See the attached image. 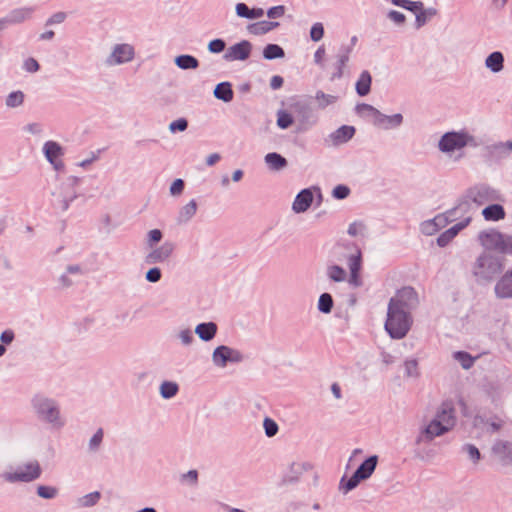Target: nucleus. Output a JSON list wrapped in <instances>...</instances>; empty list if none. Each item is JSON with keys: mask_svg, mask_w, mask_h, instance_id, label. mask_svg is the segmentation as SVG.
I'll return each instance as SVG.
<instances>
[{"mask_svg": "<svg viewBox=\"0 0 512 512\" xmlns=\"http://www.w3.org/2000/svg\"><path fill=\"white\" fill-rule=\"evenodd\" d=\"M402 297H407L409 303H417V295L412 288L406 287L397 292L391 299L388 318L385 324L387 332L392 338H403L410 329L411 320L406 311L400 309L399 303Z\"/></svg>", "mask_w": 512, "mask_h": 512, "instance_id": "1", "label": "nucleus"}, {"mask_svg": "<svg viewBox=\"0 0 512 512\" xmlns=\"http://www.w3.org/2000/svg\"><path fill=\"white\" fill-rule=\"evenodd\" d=\"M481 242L487 249H495L504 253H512V239L492 231L481 235Z\"/></svg>", "mask_w": 512, "mask_h": 512, "instance_id": "2", "label": "nucleus"}, {"mask_svg": "<svg viewBox=\"0 0 512 512\" xmlns=\"http://www.w3.org/2000/svg\"><path fill=\"white\" fill-rule=\"evenodd\" d=\"M454 425V417L452 415L451 410L446 411L444 410L439 415V420H435L431 422L427 429L426 433L430 435L431 437L439 436L445 431H447L449 428H451Z\"/></svg>", "mask_w": 512, "mask_h": 512, "instance_id": "3", "label": "nucleus"}, {"mask_svg": "<svg viewBox=\"0 0 512 512\" xmlns=\"http://www.w3.org/2000/svg\"><path fill=\"white\" fill-rule=\"evenodd\" d=\"M41 473L40 466L37 462H30L24 467L20 468L17 472L8 474L6 478L9 481H24L29 482L39 477Z\"/></svg>", "mask_w": 512, "mask_h": 512, "instance_id": "4", "label": "nucleus"}, {"mask_svg": "<svg viewBox=\"0 0 512 512\" xmlns=\"http://www.w3.org/2000/svg\"><path fill=\"white\" fill-rule=\"evenodd\" d=\"M377 464V457L368 458L355 472V474L347 482V490L357 486L360 480L368 478L374 471Z\"/></svg>", "mask_w": 512, "mask_h": 512, "instance_id": "5", "label": "nucleus"}, {"mask_svg": "<svg viewBox=\"0 0 512 512\" xmlns=\"http://www.w3.org/2000/svg\"><path fill=\"white\" fill-rule=\"evenodd\" d=\"M344 248L339 247L336 251L339 260L343 258L348 259L349 268L351 270V280L357 283V271L360 267V251L356 247L348 248L349 253L344 252Z\"/></svg>", "mask_w": 512, "mask_h": 512, "instance_id": "6", "label": "nucleus"}, {"mask_svg": "<svg viewBox=\"0 0 512 512\" xmlns=\"http://www.w3.org/2000/svg\"><path fill=\"white\" fill-rule=\"evenodd\" d=\"M468 143V136L462 133H447L445 134L440 143L439 147L442 151H453L460 149Z\"/></svg>", "mask_w": 512, "mask_h": 512, "instance_id": "7", "label": "nucleus"}, {"mask_svg": "<svg viewBox=\"0 0 512 512\" xmlns=\"http://www.w3.org/2000/svg\"><path fill=\"white\" fill-rule=\"evenodd\" d=\"M251 49L252 46L248 41H241L227 50L225 59L228 61L246 60L250 56Z\"/></svg>", "mask_w": 512, "mask_h": 512, "instance_id": "8", "label": "nucleus"}, {"mask_svg": "<svg viewBox=\"0 0 512 512\" xmlns=\"http://www.w3.org/2000/svg\"><path fill=\"white\" fill-rule=\"evenodd\" d=\"M495 291L499 297H512V268L508 270L497 282Z\"/></svg>", "mask_w": 512, "mask_h": 512, "instance_id": "9", "label": "nucleus"}, {"mask_svg": "<svg viewBox=\"0 0 512 512\" xmlns=\"http://www.w3.org/2000/svg\"><path fill=\"white\" fill-rule=\"evenodd\" d=\"M213 358L214 362L221 366H224L228 361H238L240 359L238 353L225 346L217 348Z\"/></svg>", "mask_w": 512, "mask_h": 512, "instance_id": "10", "label": "nucleus"}, {"mask_svg": "<svg viewBox=\"0 0 512 512\" xmlns=\"http://www.w3.org/2000/svg\"><path fill=\"white\" fill-rule=\"evenodd\" d=\"M358 111H359V113L367 114L368 116H370L372 118L374 124H376L380 127H383V128H389V124H386L387 116L381 114L378 110H376L372 106L363 104L358 107Z\"/></svg>", "mask_w": 512, "mask_h": 512, "instance_id": "11", "label": "nucleus"}, {"mask_svg": "<svg viewBox=\"0 0 512 512\" xmlns=\"http://www.w3.org/2000/svg\"><path fill=\"white\" fill-rule=\"evenodd\" d=\"M45 155L48 160L55 166L56 169L62 167V162L59 158L62 155L61 147L55 142H47L44 147Z\"/></svg>", "mask_w": 512, "mask_h": 512, "instance_id": "12", "label": "nucleus"}, {"mask_svg": "<svg viewBox=\"0 0 512 512\" xmlns=\"http://www.w3.org/2000/svg\"><path fill=\"white\" fill-rule=\"evenodd\" d=\"M313 201V193L310 189H305L301 191L296 197L293 203V209L296 212H304L306 211Z\"/></svg>", "mask_w": 512, "mask_h": 512, "instance_id": "13", "label": "nucleus"}, {"mask_svg": "<svg viewBox=\"0 0 512 512\" xmlns=\"http://www.w3.org/2000/svg\"><path fill=\"white\" fill-rule=\"evenodd\" d=\"M134 56V49L128 44L118 45L112 54L116 63H123L130 61Z\"/></svg>", "mask_w": 512, "mask_h": 512, "instance_id": "14", "label": "nucleus"}, {"mask_svg": "<svg viewBox=\"0 0 512 512\" xmlns=\"http://www.w3.org/2000/svg\"><path fill=\"white\" fill-rule=\"evenodd\" d=\"M237 15L248 19L261 18L264 15V11L261 8H249L244 3H238L236 5Z\"/></svg>", "mask_w": 512, "mask_h": 512, "instance_id": "15", "label": "nucleus"}, {"mask_svg": "<svg viewBox=\"0 0 512 512\" xmlns=\"http://www.w3.org/2000/svg\"><path fill=\"white\" fill-rule=\"evenodd\" d=\"M355 134V129L352 126H342L336 130L331 138L334 144L344 143L350 140Z\"/></svg>", "mask_w": 512, "mask_h": 512, "instance_id": "16", "label": "nucleus"}, {"mask_svg": "<svg viewBox=\"0 0 512 512\" xmlns=\"http://www.w3.org/2000/svg\"><path fill=\"white\" fill-rule=\"evenodd\" d=\"M278 26L277 22L261 21L248 26V31L254 35L265 34Z\"/></svg>", "mask_w": 512, "mask_h": 512, "instance_id": "17", "label": "nucleus"}, {"mask_svg": "<svg viewBox=\"0 0 512 512\" xmlns=\"http://www.w3.org/2000/svg\"><path fill=\"white\" fill-rule=\"evenodd\" d=\"M483 216L487 221H498L505 217V211L500 205H491L483 210Z\"/></svg>", "mask_w": 512, "mask_h": 512, "instance_id": "18", "label": "nucleus"}, {"mask_svg": "<svg viewBox=\"0 0 512 512\" xmlns=\"http://www.w3.org/2000/svg\"><path fill=\"white\" fill-rule=\"evenodd\" d=\"M39 405L40 412L49 422H55L58 419V410L48 400L41 401Z\"/></svg>", "mask_w": 512, "mask_h": 512, "instance_id": "19", "label": "nucleus"}, {"mask_svg": "<svg viewBox=\"0 0 512 512\" xmlns=\"http://www.w3.org/2000/svg\"><path fill=\"white\" fill-rule=\"evenodd\" d=\"M371 86V76L368 72H363L357 83H356V90L359 95L364 96L369 93Z\"/></svg>", "mask_w": 512, "mask_h": 512, "instance_id": "20", "label": "nucleus"}, {"mask_svg": "<svg viewBox=\"0 0 512 512\" xmlns=\"http://www.w3.org/2000/svg\"><path fill=\"white\" fill-rule=\"evenodd\" d=\"M217 327L214 323H203L196 328L197 334L203 340H210L214 337Z\"/></svg>", "mask_w": 512, "mask_h": 512, "instance_id": "21", "label": "nucleus"}, {"mask_svg": "<svg viewBox=\"0 0 512 512\" xmlns=\"http://www.w3.org/2000/svg\"><path fill=\"white\" fill-rule=\"evenodd\" d=\"M265 161L269 165V167L274 170L282 169L287 165L286 159L277 153L267 154L265 157Z\"/></svg>", "mask_w": 512, "mask_h": 512, "instance_id": "22", "label": "nucleus"}, {"mask_svg": "<svg viewBox=\"0 0 512 512\" xmlns=\"http://www.w3.org/2000/svg\"><path fill=\"white\" fill-rule=\"evenodd\" d=\"M486 65L494 72H498L503 67V56L500 52L492 53L486 60Z\"/></svg>", "mask_w": 512, "mask_h": 512, "instance_id": "23", "label": "nucleus"}, {"mask_svg": "<svg viewBox=\"0 0 512 512\" xmlns=\"http://www.w3.org/2000/svg\"><path fill=\"white\" fill-rule=\"evenodd\" d=\"M215 96L219 99H222L226 102L232 100L233 91L231 89V85L228 83H221L215 89Z\"/></svg>", "mask_w": 512, "mask_h": 512, "instance_id": "24", "label": "nucleus"}, {"mask_svg": "<svg viewBox=\"0 0 512 512\" xmlns=\"http://www.w3.org/2000/svg\"><path fill=\"white\" fill-rule=\"evenodd\" d=\"M263 55L267 59L280 58L284 56V51L276 44H269L264 48Z\"/></svg>", "mask_w": 512, "mask_h": 512, "instance_id": "25", "label": "nucleus"}, {"mask_svg": "<svg viewBox=\"0 0 512 512\" xmlns=\"http://www.w3.org/2000/svg\"><path fill=\"white\" fill-rule=\"evenodd\" d=\"M176 63L182 69H191L196 68L198 66V61L194 57L189 55L179 56L176 59Z\"/></svg>", "mask_w": 512, "mask_h": 512, "instance_id": "26", "label": "nucleus"}, {"mask_svg": "<svg viewBox=\"0 0 512 512\" xmlns=\"http://www.w3.org/2000/svg\"><path fill=\"white\" fill-rule=\"evenodd\" d=\"M178 391L177 384L173 382H164L161 385V394L165 398L173 397Z\"/></svg>", "mask_w": 512, "mask_h": 512, "instance_id": "27", "label": "nucleus"}, {"mask_svg": "<svg viewBox=\"0 0 512 512\" xmlns=\"http://www.w3.org/2000/svg\"><path fill=\"white\" fill-rule=\"evenodd\" d=\"M292 123H293V118L289 113H287L285 111H280L278 113L277 124L280 128L285 129V128L289 127Z\"/></svg>", "mask_w": 512, "mask_h": 512, "instance_id": "28", "label": "nucleus"}, {"mask_svg": "<svg viewBox=\"0 0 512 512\" xmlns=\"http://www.w3.org/2000/svg\"><path fill=\"white\" fill-rule=\"evenodd\" d=\"M332 303V297L329 294L324 293L319 299V309L325 313L330 312Z\"/></svg>", "mask_w": 512, "mask_h": 512, "instance_id": "29", "label": "nucleus"}, {"mask_svg": "<svg viewBox=\"0 0 512 512\" xmlns=\"http://www.w3.org/2000/svg\"><path fill=\"white\" fill-rule=\"evenodd\" d=\"M328 275L333 281H342L345 278V272L339 266H331L328 269Z\"/></svg>", "mask_w": 512, "mask_h": 512, "instance_id": "30", "label": "nucleus"}, {"mask_svg": "<svg viewBox=\"0 0 512 512\" xmlns=\"http://www.w3.org/2000/svg\"><path fill=\"white\" fill-rule=\"evenodd\" d=\"M455 359L458 360L464 368H470L473 364V358L464 352H457L454 355Z\"/></svg>", "mask_w": 512, "mask_h": 512, "instance_id": "31", "label": "nucleus"}, {"mask_svg": "<svg viewBox=\"0 0 512 512\" xmlns=\"http://www.w3.org/2000/svg\"><path fill=\"white\" fill-rule=\"evenodd\" d=\"M24 95L22 92H13L7 98V105L10 107H16L22 104Z\"/></svg>", "mask_w": 512, "mask_h": 512, "instance_id": "32", "label": "nucleus"}, {"mask_svg": "<svg viewBox=\"0 0 512 512\" xmlns=\"http://www.w3.org/2000/svg\"><path fill=\"white\" fill-rule=\"evenodd\" d=\"M447 219L445 216L443 215H439L437 217H435V219L433 220V223H426L424 225V231L430 233L432 232L434 229H432V226H437V227H443L446 223Z\"/></svg>", "mask_w": 512, "mask_h": 512, "instance_id": "33", "label": "nucleus"}, {"mask_svg": "<svg viewBox=\"0 0 512 512\" xmlns=\"http://www.w3.org/2000/svg\"><path fill=\"white\" fill-rule=\"evenodd\" d=\"M38 494L43 498H53L57 494V489L51 486H39Z\"/></svg>", "mask_w": 512, "mask_h": 512, "instance_id": "34", "label": "nucleus"}, {"mask_svg": "<svg viewBox=\"0 0 512 512\" xmlns=\"http://www.w3.org/2000/svg\"><path fill=\"white\" fill-rule=\"evenodd\" d=\"M324 35V29L322 24L316 23L311 28L310 36L312 40L319 41Z\"/></svg>", "mask_w": 512, "mask_h": 512, "instance_id": "35", "label": "nucleus"}, {"mask_svg": "<svg viewBox=\"0 0 512 512\" xmlns=\"http://www.w3.org/2000/svg\"><path fill=\"white\" fill-rule=\"evenodd\" d=\"M264 428H265V432H266L267 436H269V437L274 436L278 431L277 424L271 419H265Z\"/></svg>", "mask_w": 512, "mask_h": 512, "instance_id": "36", "label": "nucleus"}, {"mask_svg": "<svg viewBox=\"0 0 512 512\" xmlns=\"http://www.w3.org/2000/svg\"><path fill=\"white\" fill-rule=\"evenodd\" d=\"M349 188L344 185H338L333 190V196L337 199H344L349 195Z\"/></svg>", "mask_w": 512, "mask_h": 512, "instance_id": "37", "label": "nucleus"}, {"mask_svg": "<svg viewBox=\"0 0 512 512\" xmlns=\"http://www.w3.org/2000/svg\"><path fill=\"white\" fill-rule=\"evenodd\" d=\"M225 49V42L221 39H216L210 42L209 50L213 53L222 52Z\"/></svg>", "mask_w": 512, "mask_h": 512, "instance_id": "38", "label": "nucleus"}, {"mask_svg": "<svg viewBox=\"0 0 512 512\" xmlns=\"http://www.w3.org/2000/svg\"><path fill=\"white\" fill-rule=\"evenodd\" d=\"M100 498V494L98 492L89 494L81 499V504L83 506H91L95 504Z\"/></svg>", "mask_w": 512, "mask_h": 512, "instance_id": "39", "label": "nucleus"}, {"mask_svg": "<svg viewBox=\"0 0 512 512\" xmlns=\"http://www.w3.org/2000/svg\"><path fill=\"white\" fill-rule=\"evenodd\" d=\"M284 12H285L284 6H276V7L271 8L268 11L267 15L269 18H280L284 15Z\"/></svg>", "mask_w": 512, "mask_h": 512, "instance_id": "40", "label": "nucleus"}, {"mask_svg": "<svg viewBox=\"0 0 512 512\" xmlns=\"http://www.w3.org/2000/svg\"><path fill=\"white\" fill-rule=\"evenodd\" d=\"M186 128H187V121L185 119L176 120L170 125V129L173 132L184 131Z\"/></svg>", "mask_w": 512, "mask_h": 512, "instance_id": "41", "label": "nucleus"}, {"mask_svg": "<svg viewBox=\"0 0 512 512\" xmlns=\"http://www.w3.org/2000/svg\"><path fill=\"white\" fill-rule=\"evenodd\" d=\"M160 277H161V272L158 268L150 269L147 273V279L150 282H156L160 279Z\"/></svg>", "mask_w": 512, "mask_h": 512, "instance_id": "42", "label": "nucleus"}, {"mask_svg": "<svg viewBox=\"0 0 512 512\" xmlns=\"http://www.w3.org/2000/svg\"><path fill=\"white\" fill-rule=\"evenodd\" d=\"M184 188V182L180 179L173 182L171 186V193L173 195L180 194L183 191Z\"/></svg>", "mask_w": 512, "mask_h": 512, "instance_id": "43", "label": "nucleus"}, {"mask_svg": "<svg viewBox=\"0 0 512 512\" xmlns=\"http://www.w3.org/2000/svg\"><path fill=\"white\" fill-rule=\"evenodd\" d=\"M401 122H402V115H400V114H395L393 116H387L386 124H389V128L393 127V126H398L401 124Z\"/></svg>", "mask_w": 512, "mask_h": 512, "instance_id": "44", "label": "nucleus"}, {"mask_svg": "<svg viewBox=\"0 0 512 512\" xmlns=\"http://www.w3.org/2000/svg\"><path fill=\"white\" fill-rule=\"evenodd\" d=\"M401 122H402V115H400V114H395L393 116H387L386 124H389V128L393 127V126H398L401 124Z\"/></svg>", "mask_w": 512, "mask_h": 512, "instance_id": "45", "label": "nucleus"}, {"mask_svg": "<svg viewBox=\"0 0 512 512\" xmlns=\"http://www.w3.org/2000/svg\"><path fill=\"white\" fill-rule=\"evenodd\" d=\"M470 222V218H467L465 219L463 222H461L460 224L456 225L455 227L451 228L447 233L450 234L451 237H454L457 232L461 229H463L464 227H466Z\"/></svg>", "mask_w": 512, "mask_h": 512, "instance_id": "46", "label": "nucleus"}, {"mask_svg": "<svg viewBox=\"0 0 512 512\" xmlns=\"http://www.w3.org/2000/svg\"><path fill=\"white\" fill-rule=\"evenodd\" d=\"M196 209V203L194 201H191L183 208L182 213H184L186 217H190L196 212Z\"/></svg>", "mask_w": 512, "mask_h": 512, "instance_id": "47", "label": "nucleus"}, {"mask_svg": "<svg viewBox=\"0 0 512 512\" xmlns=\"http://www.w3.org/2000/svg\"><path fill=\"white\" fill-rule=\"evenodd\" d=\"M25 68L29 72H35L39 69V65L35 59L30 58L25 61Z\"/></svg>", "mask_w": 512, "mask_h": 512, "instance_id": "48", "label": "nucleus"}, {"mask_svg": "<svg viewBox=\"0 0 512 512\" xmlns=\"http://www.w3.org/2000/svg\"><path fill=\"white\" fill-rule=\"evenodd\" d=\"M389 18L398 24L403 23L405 21V16L398 11H391L389 13Z\"/></svg>", "mask_w": 512, "mask_h": 512, "instance_id": "49", "label": "nucleus"}, {"mask_svg": "<svg viewBox=\"0 0 512 512\" xmlns=\"http://www.w3.org/2000/svg\"><path fill=\"white\" fill-rule=\"evenodd\" d=\"M393 4L397 6H402L407 9H414L417 8V3H410L407 0H392Z\"/></svg>", "mask_w": 512, "mask_h": 512, "instance_id": "50", "label": "nucleus"}, {"mask_svg": "<svg viewBox=\"0 0 512 512\" xmlns=\"http://www.w3.org/2000/svg\"><path fill=\"white\" fill-rule=\"evenodd\" d=\"M161 238H162V233L160 230L155 229V230L150 231L149 239L151 242H153V243L159 242L161 240Z\"/></svg>", "mask_w": 512, "mask_h": 512, "instance_id": "51", "label": "nucleus"}, {"mask_svg": "<svg viewBox=\"0 0 512 512\" xmlns=\"http://www.w3.org/2000/svg\"><path fill=\"white\" fill-rule=\"evenodd\" d=\"M433 14H434V13H432V12H421V13H419V14L417 15V24H418V27L422 26V25L425 23V21H426L427 17H428V16H431V15H433Z\"/></svg>", "mask_w": 512, "mask_h": 512, "instance_id": "52", "label": "nucleus"}, {"mask_svg": "<svg viewBox=\"0 0 512 512\" xmlns=\"http://www.w3.org/2000/svg\"><path fill=\"white\" fill-rule=\"evenodd\" d=\"M270 85L273 89H279L283 85V78L280 76L272 77Z\"/></svg>", "mask_w": 512, "mask_h": 512, "instance_id": "53", "label": "nucleus"}, {"mask_svg": "<svg viewBox=\"0 0 512 512\" xmlns=\"http://www.w3.org/2000/svg\"><path fill=\"white\" fill-rule=\"evenodd\" d=\"M324 58H325V49L323 47H320L315 52V61L318 64H321L324 61Z\"/></svg>", "mask_w": 512, "mask_h": 512, "instance_id": "54", "label": "nucleus"}, {"mask_svg": "<svg viewBox=\"0 0 512 512\" xmlns=\"http://www.w3.org/2000/svg\"><path fill=\"white\" fill-rule=\"evenodd\" d=\"M416 303H409L408 301V298L407 297H402L401 298V302L399 303V306H400V309L404 310L407 312V310L409 308H411L412 306H414Z\"/></svg>", "mask_w": 512, "mask_h": 512, "instance_id": "55", "label": "nucleus"}, {"mask_svg": "<svg viewBox=\"0 0 512 512\" xmlns=\"http://www.w3.org/2000/svg\"><path fill=\"white\" fill-rule=\"evenodd\" d=\"M102 438H103V432L101 430H99L92 438L91 440V444L96 447L100 444V442L102 441Z\"/></svg>", "mask_w": 512, "mask_h": 512, "instance_id": "56", "label": "nucleus"}, {"mask_svg": "<svg viewBox=\"0 0 512 512\" xmlns=\"http://www.w3.org/2000/svg\"><path fill=\"white\" fill-rule=\"evenodd\" d=\"M1 340L8 344L13 340V333L11 331H5L1 335Z\"/></svg>", "mask_w": 512, "mask_h": 512, "instance_id": "57", "label": "nucleus"}, {"mask_svg": "<svg viewBox=\"0 0 512 512\" xmlns=\"http://www.w3.org/2000/svg\"><path fill=\"white\" fill-rule=\"evenodd\" d=\"M468 453L471 456L472 459L478 460L480 458V453L477 448L473 446L468 447Z\"/></svg>", "mask_w": 512, "mask_h": 512, "instance_id": "58", "label": "nucleus"}, {"mask_svg": "<svg viewBox=\"0 0 512 512\" xmlns=\"http://www.w3.org/2000/svg\"><path fill=\"white\" fill-rule=\"evenodd\" d=\"M362 229V226L360 224L354 223L350 225L349 227V234L351 235H357Z\"/></svg>", "mask_w": 512, "mask_h": 512, "instance_id": "59", "label": "nucleus"}, {"mask_svg": "<svg viewBox=\"0 0 512 512\" xmlns=\"http://www.w3.org/2000/svg\"><path fill=\"white\" fill-rule=\"evenodd\" d=\"M218 160H219V156H218V155H216V154H214V155H211V156L208 158L207 162H208V164H209V165H213V164H215Z\"/></svg>", "mask_w": 512, "mask_h": 512, "instance_id": "60", "label": "nucleus"}, {"mask_svg": "<svg viewBox=\"0 0 512 512\" xmlns=\"http://www.w3.org/2000/svg\"><path fill=\"white\" fill-rule=\"evenodd\" d=\"M242 175H243L242 171H240V170L235 171L233 174V180L239 181L242 178Z\"/></svg>", "mask_w": 512, "mask_h": 512, "instance_id": "61", "label": "nucleus"}, {"mask_svg": "<svg viewBox=\"0 0 512 512\" xmlns=\"http://www.w3.org/2000/svg\"><path fill=\"white\" fill-rule=\"evenodd\" d=\"M186 477H188L191 481L197 480V472L196 471H190Z\"/></svg>", "mask_w": 512, "mask_h": 512, "instance_id": "62", "label": "nucleus"}, {"mask_svg": "<svg viewBox=\"0 0 512 512\" xmlns=\"http://www.w3.org/2000/svg\"><path fill=\"white\" fill-rule=\"evenodd\" d=\"M332 389H333V392H334L335 396L336 397H340V389H339V387L337 385H333Z\"/></svg>", "mask_w": 512, "mask_h": 512, "instance_id": "63", "label": "nucleus"}, {"mask_svg": "<svg viewBox=\"0 0 512 512\" xmlns=\"http://www.w3.org/2000/svg\"><path fill=\"white\" fill-rule=\"evenodd\" d=\"M5 349L2 345H0V356L4 353Z\"/></svg>", "mask_w": 512, "mask_h": 512, "instance_id": "64", "label": "nucleus"}]
</instances>
